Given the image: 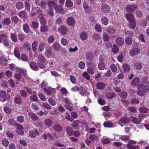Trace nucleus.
I'll list each match as a JSON object with an SVG mask.
<instances>
[{
  "label": "nucleus",
  "instance_id": "nucleus-1",
  "mask_svg": "<svg viewBox=\"0 0 149 149\" xmlns=\"http://www.w3.org/2000/svg\"><path fill=\"white\" fill-rule=\"evenodd\" d=\"M16 132L20 135H23L24 134V132L23 130V127L22 125L19 124L16 125Z\"/></svg>",
  "mask_w": 149,
  "mask_h": 149
},
{
  "label": "nucleus",
  "instance_id": "nucleus-2",
  "mask_svg": "<svg viewBox=\"0 0 149 149\" xmlns=\"http://www.w3.org/2000/svg\"><path fill=\"white\" fill-rule=\"evenodd\" d=\"M0 96L3 98V101H5L6 100H7L10 97V95L9 94L5 91H0Z\"/></svg>",
  "mask_w": 149,
  "mask_h": 149
},
{
  "label": "nucleus",
  "instance_id": "nucleus-3",
  "mask_svg": "<svg viewBox=\"0 0 149 149\" xmlns=\"http://www.w3.org/2000/svg\"><path fill=\"white\" fill-rule=\"evenodd\" d=\"M140 52V50L137 48H134L132 49L130 52L131 56H133L139 54Z\"/></svg>",
  "mask_w": 149,
  "mask_h": 149
},
{
  "label": "nucleus",
  "instance_id": "nucleus-4",
  "mask_svg": "<svg viewBox=\"0 0 149 149\" xmlns=\"http://www.w3.org/2000/svg\"><path fill=\"white\" fill-rule=\"evenodd\" d=\"M128 12H133L137 9V7L134 4L128 5L126 8Z\"/></svg>",
  "mask_w": 149,
  "mask_h": 149
},
{
  "label": "nucleus",
  "instance_id": "nucleus-5",
  "mask_svg": "<svg viewBox=\"0 0 149 149\" xmlns=\"http://www.w3.org/2000/svg\"><path fill=\"white\" fill-rule=\"evenodd\" d=\"M130 121V119L126 117H121L119 119V124L120 125V123H121L123 124H127L129 123Z\"/></svg>",
  "mask_w": 149,
  "mask_h": 149
},
{
  "label": "nucleus",
  "instance_id": "nucleus-6",
  "mask_svg": "<svg viewBox=\"0 0 149 149\" xmlns=\"http://www.w3.org/2000/svg\"><path fill=\"white\" fill-rule=\"evenodd\" d=\"M21 48L15 46L14 51V54L16 57L18 58H20V49Z\"/></svg>",
  "mask_w": 149,
  "mask_h": 149
},
{
  "label": "nucleus",
  "instance_id": "nucleus-7",
  "mask_svg": "<svg viewBox=\"0 0 149 149\" xmlns=\"http://www.w3.org/2000/svg\"><path fill=\"white\" fill-rule=\"evenodd\" d=\"M126 18L127 20L130 22L135 21V18L134 16L132 14L127 13L126 15Z\"/></svg>",
  "mask_w": 149,
  "mask_h": 149
},
{
  "label": "nucleus",
  "instance_id": "nucleus-8",
  "mask_svg": "<svg viewBox=\"0 0 149 149\" xmlns=\"http://www.w3.org/2000/svg\"><path fill=\"white\" fill-rule=\"evenodd\" d=\"M59 31L61 34H65L68 32V29L65 26H61L59 28Z\"/></svg>",
  "mask_w": 149,
  "mask_h": 149
},
{
  "label": "nucleus",
  "instance_id": "nucleus-9",
  "mask_svg": "<svg viewBox=\"0 0 149 149\" xmlns=\"http://www.w3.org/2000/svg\"><path fill=\"white\" fill-rule=\"evenodd\" d=\"M101 9L102 11L105 13H108L110 10V7L107 5L102 4L101 6Z\"/></svg>",
  "mask_w": 149,
  "mask_h": 149
},
{
  "label": "nucleus",
  "instance_id": "nucleus-10",
  "mask_svg": "<svg viewBox=\"0 0 149 149\" xmlns=\"http://www.w3.org/2000/svg\"><path fill=\"white\" fill-rule=\"evenodd\" d=\"M106 86V84L102 82H98L96 84L97 88L100 90L103 89Z\"/></svg>",
  "mask_w": 149,
  "mask_h": 149
},
{
  "label": "nucleus",
  "instance_id": "nucleus-11",
  "mask_svg": "<svg viewBox=\"0 0 149 149\" xmlns=\"http://www.w3.org/2000/svg\"><path fill=\"white\" fill-rule=\"evenodd\" d=\"M116 42L118 46H122L123 44L124 41L122 38L119 37L116 39Z\"/></svg>",
  "mask_w": 149,
  "mask_h": 149
},
{
  "label": "nucleus",
  "instance_id": "nucleus-12",
  "mask_svg": "<svg viewBox=\"0 0 149 149\" xmlns=\"http://www.w3.org/2000/svg\"><path fill=\"white\" fill-rule=\"evenodd\" d=\"M86 59L88 61H91L93 58V54L91 52H88L85 54Z\"/></svg>",
  "mask_w": 149,
  "mask_h": 149
},
{
  "label": "nucleus",
  "instance_id": "nucleus-13",
  "mask_svg": "<svg viewBox=\"0 0 149 149\" xmlns=\"http://www.w3.org/2000/svg\"><path fill=\"white\" fill-rule=\"evenodd\" d=\"M43 90L48 95H50L52 93H54L55 92V90L53 88L51 87H49L47 89L45 88H44Z\"/></svg>",
  "mask_w": 149,
  "mask_h": 149
},
{
  "label": "nucleus",
  "instance_id": "nucleus-14",
  "mask_svg": "<svg viewBox=\"0 0 149 149\" xmlns=\"http://www.w3.org/2000/svg\"><path fill=\"white\" fill-rule=\"evenodd\" d=\"M30 68L32 70L36 71L39 69V67L36 64V63L34 62H32L30 63Z\"/></svg>",
  "mask_w": 149,
  "mask_h": 149
},
{
  "label": "nucleus",
  "instance_id": "nucleus-15",
  "mask_svg": "<svg viewBox=\"0 0 149 149\" xmlns=\"http://www.w3.org/2000/svg\"><path fill=\"white\" fill-rule=\"evenodd\" d=\"M67 22L68 24L70 26L73 25L74 24V19L72 17H68L67 19Z\"/></svg>",
  "mask_w": 149,
  "mask_h": 149
},
{
  "label": "nucleus",
  "instance_id": "nucleus-16",
  "mask_svg": "<svg viewBox=\"0 0 149 149\" xmlns=\"http://www.w3.org/2000/svg\"><path fill=\"white\" fill-rule=\"evenodd\" d=\"M29 134L30 136L32 138H35L36 134H38V131L37 130H31L29 131Z\"/></svg>",
  "mask_w": 149,
  "mask_h": 149
},
{
  "label": "nucleus",
  "instance_id": "nucleus-17",
  "mask_svg": "<svg viewBox=\"0 0 149 149\" xmlns=\"http://www.w3.org/2000/svg\"><path fill=\"white\" fill-rule=\"evenodd\" d=\"M140 83V79L138 77L134 78L132 81V84L134 86H136L139 85V84Z\"/></svg>",
  "mask_w": 149,
  "mask_h": 149
},
{
  "label": "nucleus",
  "instance_id": "nucleus-18",
  "mask_svg": "<svg viewBox=\"0 0 149 149\" xmlns=\"http://www.w3.org/2000/svg\"><path fill=\"white\" fill-rule=\"evenodd\" d=\"M107 30V32L109 34H113L116 31L115 29L111 26L108 27Z\"/></svg>",
  "mask_w": 149,
  "mask_h": 149
},
{
  "label": "nucleus",
  "instance_id": "nucleus-19",
  "mask_svg": "<svg viewBox=\"0 0 149 149\" xmlns=\"http://www.w3.org/2000/svg\"><path fill=\"white\" fill-rule=\"evenodd\" d=\"M139 89H142L143 92L145 93L149 91V87H146L143 84H140L138 86Z\"/></svg>",
  "mask_w": 149,
  "mask_h": 149
},
{
  "label": "nucleus",
  "instance_id": "nucleus-20",
  "mask_svg": "<svg viewBox=\"0 0 149 149\" xmlns=\"http://www.w3.org/2000/svg\"><path fill=\"white\" fill-rule=\"evenodd\" d=\"M38 42L37 41H34L32 44V47L33 52L36 51L37 50Z\"/></svg>",
  "mask_w": 149,
  "mask_h": 149
},
{
  "label": "nucleus",
  "instance_id": "nucleus-21",
  "mask_svg": "<svg viewBox=\"0 0 149 149\" xmlns=\"http://www.w3.org/2000/svg\"><path fill=\"white\" fill-rule=\"evenodd\" d=\"M54 9L56 12L60 13L63 10L62 6L60 5H56L54 7Z\"/></svg>",
  "mask_w": 149,
  "mask_h": 149
},
{
  "label": "nucleus",
  "instance_id": "nucleus-22",
  "mask_svg": "<svg viewBox=\"0 0 149 149\" xmlns=\"http://www.w3.org/2000/svg\"><path fill=\"white\" fill-rule=\"evenodd\" d=\"M21 74H20V73H19V71L18 72L16 73L14 75V78L17 80L16 82V83H18L19 82L18 81H20L21 78Z\"/></svg>",
  "mask_w": 149,
  "mask_h": 149
},
{
  "label": "nucleus",
  "instance_id": "nucleus-23",
  "mask_svg": "<svg viewBox=\"0 0 149 149\" xmlns=\"http://www.w3.org/2000/svg\"><path fill=\"white\" fill-rule=\"evenodd\" d=\"M23 29L24 31L26 33H29L31 30L29 26L27 24H24L23 26Z\"/></svg>",
  "mask_w": 149,
  "mask_h": 149
},
{
  "label": "nucleus",
  "instance_id": "nucleus-24",
  "mask_svg": "<svg viewBox=\"0 0 149 149\" xmlns=\"http://www.w3.org/2000/svg\"><path fill=\"white\" fill-rule=\"evenodd\" d=\"M38 63H44L45 61V57L42 55H39L38 58Z\"/></svg>",
  "mask_w": 149,
  "mask_h": 149
},
{
  "label": "nucleus",
  "instance_id": "nucleus-25",
  "mask_svg": "<svg viewBox=\"0 0 149 149\" xmlns=\"http://www.w3.org/2000/svg\"><path fill=\"white\" fill-rule=\"evenodd\" d=\"M53 129L55 131L60 132L62 131V127L59 125H56L53 127Z\"/></svg>",
  "mask_w": 149,
  "mask_h": 149
},
{
  "label": "nucleus",
  "instance_id": "nucleus-26",
  "mask_svg": "<svg viewBox=\"0 0 149 149\" xmlns=\"http://www.w3.org/2000/svg\"><path fill=\"white\" fill-rule=\"evenodd\" d=\"M116 95L115 93L111 92H108L106 94V96L109 99H111L115 97Z\"/></svg>",
  "mask_w": 149,
  "mask_h": 149
},
{
  "label": "nucleus",
  "instance_id": "nucleus-27",
  "mask_svg": "<svg viewBox=\"0 0 149 149\" xmlns=\"http://www.w3.org/2000/svg\"><path fill=\"white\" fill-rule=\"evenodd\" d=\"M23 48L24 49H26L29 52H30L31 51V49L30 46H29V44L27 42H24L23 46Z\"/></svg>",
  "mask_w": 149,
  "mask_h": 149
},
{
  "label": "nucleus",
  "instance_id": "nucleus-28",
  "mask_svg": "<svg viewBox=\"0 0 149 149\" xmlns=\"http://www.w3.org/2000/svg\"><path fill=\"white\" fill-rule=\"evenodd\" d=\"M29 117L32 120H36L38 119V117L36 116V115L33 113H32V112L29 113Z\"/></svg>",
  "mask_w": 149,
  "mask_h": 149
},
{
  "label": "nucleus",
  "instance_id": "nucleus-29",
  "mask_svg": "<svg viewBox=\"0 0 149 149\" xmlns=\"http://www.w3.org/2000/svg\"><path fill=\"white\" fill-rule=\"evenodd\" d=\"M10 38L13 41L16 42L17 41V38L16 35L14 33H10Z\"/></svg>",
  "mask_w": 149,
  "mask_h": 149
},
{
  "label": "nucleus",
  "instance_id": "nucleus-30",
  "mask_svg": "<svg viewBox=\"0 0 149 149\" xmlns=\"http://www.w3.org/2000/svg\"><path fill=\"white\" fill-rule=\"evenodd\" d=\"M45 45V42H40L38 46V49L41 52H42L44 49V47Z\"/></svg>",
  "mask_w": 149,
  "mask_h": 149
},
{
  "label": "nucleus",
  "instance_id": "nucleus-31",
  "mask_svg": "<svg viewBox=\"0 0 149 149\" xmlns=\"http://www.w3.org/2000/svg\"><path fill=\"white\" fill-rule=\"evenodd\" d=\"M3 22L5 25H8L10 24L11 21L9 18L6 17L4 19Z\"/></svg>",
  "mask_w": 149,
  "mask_h": 149
},
{
  "label": "nucleus",
  "instance_id": "nucleus-32",
  "mask_svg": "<svg viewBox=\"0 0 149 149\" xmlns=\"http://www.w3.org/2000/svg\"><path fill=\"white\" fill-rule=\"evenodd\" d=\"M7 60L4 57L0 56V64L5 65L6 64Z\"/></svg>",
  "mask_w": 149,
  "mask_h": 149
},
{
  "label": "nucleus",
  "instance_id": "nucleus-33",
  "mask_svg": "<svg viewBox=\"0 0 149 149\" xmlns=\"http://www.w3.org/2000/svg\"><path fill=\"white\" fill-rule=\"evenodd\" d=\"M18 15L20 17L24 18H26L27 16L26 13L24 11H22L19 12Z\"/></svg>",
  "mask_w": 149,
  "mask_h": 149
},
{
  "label": "nucleus",
  "instance_id": "nucleus-34",
  "mask_svg": "<svg viewBox=\"0 0 149 149\" xmlns=\"http://www.w3.org/2000/svg\"><path fill=\"white\" fill-rule=\"evenodd\" d=\"M80 37L82 40H86L88 38V35L86 32H83L81 33Z\"/></svg>",
  "mask_w": 149,
  "mask_h": 149
},
{
  "label": "nucleus",
  "instance_id": "nucleus-35",
  "mask_svg": "<svg viewBox=\"0 0 149 149\" xmlns=\"http://www.w3.org/2000/svg\"><path fill=\"white\" fill-rule=\"evenodd\" d=\"M67 134L70 136H71L73 134V131L72 128L68 127L66 128Z\"/></svg>",
  "mask_w": 149,
  "mask_h": 149
},
{
  "label": "nucleus",
  "instance_id": "nucleus-36",
  "mask_svg": "<svg viewBox=\"0 0 149 149\" xmlns=\"http://www.w3.org/2000/svg\"><path fill=\"white\" fill-rule=\"evenodd\" d=\"M16 7L17 9L20 10L23 8L24 5L22 2H19L16 3Z\"/></svg>",
  "mask_w": 149,
  "mask_h": 149
},
{
  "label": "nucleus",
  "instance_id": "nucleus-37",
  "mask_svg": "<svg viewBox=\"0 0 149 149\" xmlns=\"http://www.w3.org/2000/svg\"><path fill=\"white\" fill-rule=\"evenodd\" d=\"M104 125L106 127H113V123L109 121L105 122L104 123Z\"/></svg>",
  "mask_w": 149,
  "mask_h": 149
},
{
  "label": "nucleus",
  "instance_id": "nucleus-38",
  "mask_svg": "<svg viewBox=\"0 0 149 149\" xmlns=\"http://www.w3.org/2000/svg\"><path fill=\"white\" fill-rule=\"evenodd\" d=\"M102 23L104 25H107L108 23V20L105 17H102L101 18Z\"/></svg>",
  "mask_w": 149,
  "mask_h": 149
},
{
  "label": "nucleus",
  "instance_id": "nucleus-39",
  "mask_svg": "<svg viewBox=\"0 0 149 149\" xmlns=\"http://www.w3.org/2000/svg\"><path fill=\"white\" fill-rule=\"evenodd\" d=\"M129 25L130 28L134 29L136 26V23L135 21L129 22Z\"/></svg>",
  "mask_w": 149,
  "mask_h": 149
},
{
  "label": "nucleus",
  "instance_id": "nucleus-40",
  "mask_svg": "<svg viewBox=\"0 0 149 149\" xmlns=\"http://www.w3.org/2000/svg\"><path fill=\"white\" fill-rule=\"evenodd\" d=\"M53 48L56 50H58L61 48L60 45L57 43L54 42L53 44Z\"/></svg>",
  "mask_w": 149,
  "mask_h": 149
},
{
  "label": "nucleus",
  "instance_id": "nucleus-41",
  "mask_svg": "<svg viewBox=\"0 0 149 149\" xmlns=\"http://www.w3.org/2000/svg\"><path fill=\"white\" fill-rule=\"evenodd\" d=\"M45 124L48 126H51L52 125V120L50 119H47L45 120Z\"/></svg>",
  "mask_w": 149,
  "mask_h": 149
},
{
  "label": "nucleus",
  "instance_id": "nucleus-42",
  "mask_svg": "<svg viewBox=\"0 0 149 149\" xmlns=\"http://www.w3.org/2000/svg\"><path fill=\"white\" fill-rule=\"evenodd\" d=\"M127 148L128 149H139V146H134L130 144H127Z\"/></svg>",
  "mask_w": 149,
  "mask_h": 149
},
{
  "label": "nucleus",
  "instance_id": "nucleus-43",
  "mask_svg": "<svg viewBox=\"0 0 149 149\" xmlns=\"http://www.w3.org/2000/svg\"><path fill=\"white\" fill-rule=\"evenodd\" d=\"M104 63L102 62H100L98 65V68L99 70H104L105 68Z\"/></svg>",
  "mask_w": 149,
  "mask_h": 149
},
{
  "label": "nucleus",
  "instance_id": "nucleus-44",
  "mask_svg": "<svg viewBox=\"0 0 149 149\" xmlns=\"http://www.w3.org/2000/svg\"><path fill=\"white\" fill-rule=\"evenodd\" d=\"M123 68L124 71L126 72H129L130 69V66L126 64H124L123 65Z\"/></svg>",
  "mask_w": 149,
  "mask_h": 149
},
{
  "label": "nucleus",
  "instance_id": "nucleus-45",
  "mask_svg": "<svg viewBox=\"0 0 149 149\" xmlns=\"http://www.w3.org/2000/svg\"><path fill=\"white\" fill-rule=\"evenodd\" d=\"M9 69L12 71L15 70L17 71L19 70L18 68L15 66V65L13 64H11L9 65Z\"/></svg>",
  "mask_w": 149,
  "mask_h": 149
},
{
  "label": "nucleus",
  "instance_id": "nucleus-46",
  "mask_svg": "<svg viewBox=\"0 0 149 149\" xmlns=\"http://www.w3.org/2000/svg\"><path fill=\"white\" fill-rule=\"evenodd\" d=\"M61 42L63 45L66 46L68 45V42L66 38H63L61 39Z\"/></svg>",
  "mask_w": 149,
  "mask_h": 149
},
{
  "label": "nucleus",
  "instance_id": "nucleus-47",
  "mask_svg": "<svg viewBox=\"0 0 149 149\" xmlns=\"http://www.w3.org/2000/svg\"><path fill=\"white\" fill-rule=\"evenodd\" d=\"M65 4L67 7H71L73 5V3L71 0H66Z\"/></svg>",
  "mask_w": 149,
  "mask_h": 149
},
{
  "label": "nucleus",
  "instance_id": "nucleus-48",
  "mask_svg": "<svg viewBox=\"0 0 149 149\" xmlns=\"http://www.w3.org/2000/svg\"><path fill=\"white\" fill-rule=\"evenodd\" d=\"M119 51V48L116 44H114L113 46L112 51L115 53H117Z\"/></svg>",
  "mask_w": 149,
  "mask_h": 149
},
{
  "label": "nucleus",
  "instance_id": "nucleus-49",
  "mask_svg": "<svg viewBox=\"0 0 149 149\" xmlns=\"http://www.w3.org/2000/svg\"><path fill=\"white\" fill-rule=\"evenodd\" d=\"M17 120L19 123H22L24 121V118L22 116H19L17 118Z\"/></svg>",
  "mask_w": 149,
  "mask_h": 149
},
{
  "label": "nucleus",
  "instance_id": "nucleus-50",
  "mask_svg": "<svg viewBox=\"0 0 149 149\" xmlns=\"http://www.w3.org/2000/svg\"><path fill=\"white\" fill-rule=\"evenodd\" d=\"M89 139L91 141H97L98 140V138L97 137L93 134H91L89 136Z\"/></svg>",
  "mask_w": 149,
  "mask_h": 149
},
{
  "label": "nucleus",
  "instance_id": "nucleus-51",
  "mask_svg": "<svg viewBox=\"0 0 149 149\" xmlns=\"http://www.w3.org/2000/svg\"><path fill=\"white\" fill-rule=\"evenodd\" d=\"M103 39L104 40L107 41L109 40V37L107 33H104L103 34Z\"/></svg>",
  "mask_w": 149,
  "mask_h": 149
},
{
  "label": "nucleus",
  "instance_id": "nucleus-52",
  "mask_svg": "<svg viewBox=\"0 0 149 149\" xmlns=\"http://www.w3.org/2000/svg\"><path fill=\"white\" fill-rule=\"evenodd\" d=\"M2 144L5 147H7L9 144L8 140L6 138H4L2 140Z\"/></svg>",
  "mask_w": 149,
  "mask_h": 149
},
{
  "label": "nucleus",
  "instance_id": "nucleus-53",
  "mask_svg": "<svg viewBox=\"0 0 149 149\" xmlns=\"http://www.w3.org/2000/svg\"><path fill=\"white\" fill-rule=\"evenodd\" d=\"M139 110L140 112L143 113H147L148 111V109L147 108L143 107H139Z\"/></svg>",
  "mask_w": 149,
  "mask_h": 149
},
{
  "label": "nucleus",
  "instance_id": "nucleus-54",
  "mask_svg": "<svg viewBox=\"0 0 149 149\" xmlns=\"http://www.w3.org/2000/svg\"><path fill=\"white\" fill-rule=\"evenodd\" d=\"M33 95H32L30 96V98L31 100H32L33 101H36L38 100V98L36 96V92H35L34 94H33Z\"/></svg>",
  "mask_w": 149,
  "mask_h": 149
},
{
  "label": "nucleus",
  "instance_id": "nucleus-55",
  "mask_svg": "<svg viewBox=\"0 0 149 149\" xmlns=\"http://www.w3.org/2000/svg\"><path fill=\"white\" fill-rule=\"evenodd\" d=\"M132 121L134 124H138L141 121V120L139 119L138 118H134L132 119Z\"/></svg>",
  "mask_w": 149,
  "mask_h": 149
},
{
  "label": "nucleus",
  "instance_id": "nucleus-56",
  "mask_svg": "<svg viewBox=\"0 0 149 149\" xmlns=\"http://www.w3.org/2000/svg\"><path fill=\"white\" fill-rule=\"evenodd\" d=\"M120 95L121 98L126 99L127 97V95L126 92L123 91L120 93Z\"/></svg>",
  "mask_w": 149,
  "mask_h": 149
},
{
  "label": "nucleus",
  "instance_id": "nucleus-57",
  "mask_svg": "<svg viewBox=\"0 0 149 149\" xmlns=\"http://www.w3.org/2000/svg\"><path fill=\"white\" fill-rule=\"evenodd\" d=\"M40 30L42 32H45L48 31V27L46 25L41 26Z\"/></svg>",
  "mask_w": 149,
  "mask_h": 149
},
{
  "label": "nucleus",
  "instance_id": "nucleus-58",
  "mask_svg": "<svg viewBox=\"0 0 149 149\" xmlns=\"http://www.w3.org/2000/svg\"><path fill=\"white\" fill-rule=\"evenodd\" d=\"M55 39L53 36H49L47 39V41L49 43H52L54 41Z\"/></svg>",
  "mask_w": 149,
  "mask_h": 149
},
{
  "label": "nucleus",
  "instance_id": "nucleus-59",
  "mask_svg": "<svg viewBox=\"0 0 149 149\" xmlns=\"http://www.w3.org/2000/svg\"><path fill=\"white\" fill-rule=\"evenodd\" d=\"M82 75H83V77L84 78H85L86 79L88 80H90V76L87 72H84L83 73V74H82Z\"/></svg>",
  "mask_w": 149,
  "mask_h": 149
},
{
  "label": "nucleus",
  "instance_id": "nucleus-60",
  "mask_svg": "<svg viewBox=\"0 0 149 149\" xmlns=\"http://www.w3.org/2000/svg\"><path fill=\"white\" fill-rule=\"evenodd\" d=\"M40 21L42 25H44L46 24V21L45 17H41L40 19Z\"/></svg>",
  "mask_w": 149,
  "mask_h": 149
},
{
  "label": "nucleus",
  "instance_id": "nucleus-61",
  "mask_svg": "<svg viewBox=\"0 0 149 149\" xmlns=\"http://www.w3.org/2000/svg\"><path fill=\"white\" fill-rule=\"evenodd\" d=\"M25 89L27 92L29 93V94L32 95L33 94H34L35 92V91H33L29 88V87H25Z\"/></svg>",
  "mask_w": 149,
  "mask_h": 149
},
{
  "label": "nucleus",
  "instance_id": "nucleus-62",
  "mask_svg": "<svg viewBox=\"0 0 149 149\" xmlns=\"http://www.w3.org/2000/svg\"><path fill=\"white\" fill-rule=\"evenodd\" d=\"M48 5L49 7H52L53 6H56V3L55 2L53 1H50L48 3Z\"/></svg>",
  "mask_w": 149,
  "mask_h": 149
},
{
  "label": "nucleus",
  "instance_id": "nucleus-63",
  "mask_svg": "<svg viewBox=\"0 0 149 149\" xmlns=\"http://www.w3.org/2000/svg\"><path fill=\"white\" fill-rule=\"evenodd\" d=\"M88 72L90 74H93L95 72L94 70L91 67H89L87 69Z\"/></svg>",
  "mask_w": 149,
  "mask_h": 149
},
{
  "label": "nucleus",
  "instance_id": "nucleus-64",
  "mask_svg": "<svg viewBox=\"0 0 149 149\" xmlns=\"http://www.w3.org/2000/svg\"><path fill=\"white\" fill-rule=\"evenodd\" d=\"M136 14L137 17H141L143 16V13L141 11L139 10H138L136 12Z\"/></svg>",
  "mask_w": 149,
  "mask_h": 149
}]
</instances>
